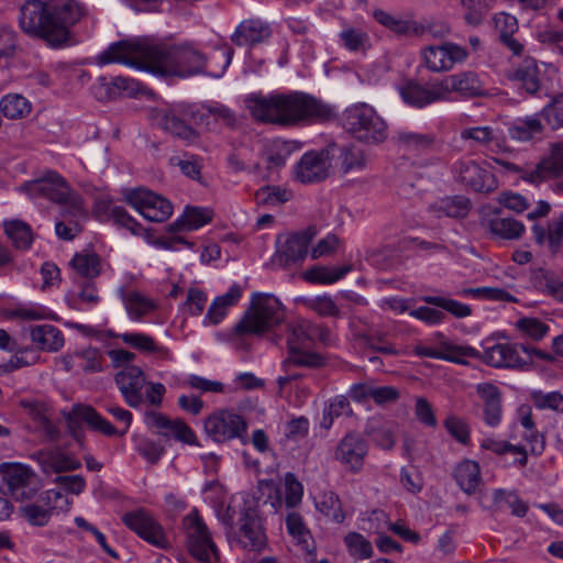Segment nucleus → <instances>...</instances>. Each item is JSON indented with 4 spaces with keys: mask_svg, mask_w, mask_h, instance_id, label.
Returning <instances> with one entry per match:
<instances>
[{
    "mask_svg": "<svg viewBox=\"0 0 563 563\" xmlns=\"http://www.w3.org/2000/svg\"><path fill=\"white\" fill-rule=\"evenodd\" d=\"M98 63H117L162 77L186 78L205 73L207 57L189 42L169 45L148 37H135L109 45L98 56Z\"/></svg>",
    "mask_w": 563,
    "mask_h": 563,
    "instance_id": "1",
    "label": "nucleus"
},
{
    "mask_svg": "<svg viewBox=\"0 0 563 563\" xmlns=\"http://www.w3.org/2000/svg\"><path fill=\"white\" fill-rule=\"evenodd\" d=\"M244 102L256 121L282 126L323 122L334 115L331 106L302 91L271 95L255 92L249 95Z\"/></svg>",
    "mask_w": 563,
    "mask_h": 563,
    "instance_id": "2",
    "label": "nucleus"
},
{
    "mask_svg": "<svg viewBox=\"0 0 563 563\" xmlns=\"http://www.w3.org/2000/svg\"><path fill=\"white\" fill-rule=\"evenodd\" d=\"M87 13L86 5L76 0H26L20 8L19 24L25 34L59 46Z\"/></svg>",
    "mask_w": 563,
    "mask_h": 563,
    "instance_id": "3",
    "label": "nucleus"
},
{
    "mask_svg": "<svg viewBox=\"0 0 563 563\" xmlns=\"http://www.w3.org/2000/svg\"><path fill=\"white\" fill-rule=\"evenodd\" d=\"M285 318L280 301L273 295L255 294L251 309L236 323L239 335L260 334L279 324Z\"/></svg>",
    "mask_w": 563,
    "mask_h": 563,
    "instance_id": "4",
    "label": "nucleus"
},
{
    "mask_svg": "<svg viewBox=\"0 0 563 563\" xmlns=\"http://www.w3.org/2000/svg\"><path fill=\"white\" fill-rule=\"evenodd\" d=\"M343 126L361 142L378 144L387 137V124L376 110L367 103L349 107L343 114Z\"/></svg>",
    "mask_w": 563,
    "mask_h": 563,
    "instance_id": "5",
    "label": "nucleus"
},
{
    "mask_svg": "<svg viewBox=\"0 0 563 563\" xmlns=\"http://www.w3.org/2000/svg\"><path fill=\"white\" fill-rule=\"evenodd\" d=\"M20 189L32 198H46L59 205H65L74 217L84 216L81 201L75 195L66 180L56 172L49 170L43 177L24 183Z\"/></svg>",
    "mask_w": 563,
    "mask_h": 563,
    "instance_id": "6",
    "label": "nucleus"
},
{
    "mask_svg": "<svg viewBox=\"0 0 563 563\" xmlns=\"http://www.w3.org/2000/svg\"><path fill=\"white\" fill-rule=\"evenodd\" d=\"M494 162L505 170L517 174L522 180L539 185L563 170V141L552 144L550 154L542 157L536 165H517L503 158H494Z\"/></svg>",
    "mask_w": 563,
    "mask_h": 563,
    "instance_id": "7",
    "label": "nucleus"
},
{
    "mask_svg": "<svg viewBox=\"0 0 563 563\" xmlns=\"http://www.w3.org/2000/svg\"><path fill=\"white\" fill-rule=\"evenodd\" d=\"M532 356L540 360L549 358V356L539 349L530 347L525 344L518 345L509 343L494 344L485 349L483 354L478 351L476 358L484 361L487 365L493 367L521 368L532 363Z\"/></svg>",
    "mask_w": 563,
    "mask_h": 563,
    "instance_id": "8",
    "label": "nucleus"
},
{
    "mask_svg": "<svg viewBox=\"0 0 563 563\" xmlns=\"http://www.w3.org/2000/svg\"><path fill=\"white\" fill-rule=\"evenodd\" d=\"M73 500L60 490L48 489L42 493L37 499L22 505L19 508L20 516L34 527L46 526L55 512H67Z\"/></svg>",
    "mask_w": 563,
    "mask_h": 563,
    "instance_id": "9",
    "label": "nucleus"
},
{
    "mask_svg": "<svg viewBox=\"0 0 563 563\" xmlns=\"http://www.w3.org/2000/svg\"><path fill=\"white\" fill-rule=\"evenodd\" d=\"M183 525L190 554L201 563H217L219 561V551L196 509L184 518Z\"/></svg>",
    "mask_w": 563,
    "mask_h": 563,
    "instance_id": "10",
    "label": "nucleus"
},
{
    "mask_svg": "<svg viewBox=\"0 0 563 563\" xmlns=\"http://www.w3.org/2000/svg\"><path fill=\"white\" fill-rule=\"evenodd\" d=\"M505 78L520 93L531 97L548 95L541 70L533 58H525L519 64L508 68L505 71Z\"/></svg>",
    "mask_w": 563,
    "mask_h": 563,
    "instance_id": "11",
    "label": "nucleus"
},
{
    "mask_svg": "<svg viewBox=\"0 0 563 563\" xmlns=\"http://www.w3.org/2000/svg\"><path fill=\"white\" fill-rule=\"evenodd\" d=\"M205 431L217 443H224L233 439H242L247 424L242 416L232 410H218L206 418Z\"/></svg>",
    "mask_w": 563,
    "mask_h": 563,
    "instance_id": "12",
    "label": "nucleus"
},
{
    "mask_svg": "<svg viewBox=\"0 0 563 563\" xmlns=\"http://www.w3.org/2000/svg\"><path fill=\"white\" fill-rule=\"evenodd\" d=\"M125 201L144 219L152 222H164L173 213L172 202L151 190L137 188L125 195Z\"/></svg>",
    "mask_w": 563,
    "mask_h": 563,
    "instance_id": "13",
    "label": "nucleus"
},
{
    "mask_svg": "<svg viewBox=\"0 0 563 563\" xmlns=\"http://www.w3.org/2000/svg\"><path fill=\"white\" fill-rule=\"evenodd\" d=\"M240 544L250 551H261L266 545V536L254 498L245 499L239 518Z\"/></svg>",
    "mask_w": 563,
    "mask_h": 563,
    "instance_id": "14",
    "label": "nucleus"
},
{
    "mask_svg": "<svg viewBox=\"0 0 563 563\" xmlns=\"http://www.w3.org/2000/svg\"><path fill=\"white\" fill-rule=\"evenodd\" d=\"M124 525L150 544L166 549L168 541L162 526L145 510L126 512L122 518Z\"/></svg>",
    "mask_w": 563,
    "mask_h": 563,
    "instance_id": "15",
    "label": "nucleus"
},
{
    "mask_svg": "<svg viewBox=\"0 0 563 563\" xmlns=\"http://www.w3.org/2000/svg\"><path fill=\"white\" fill-rule=\"evenodd\" d=\"M314 230L309 228L302 232L294 233L277 239V251L273 256V263L280 267L288 266L297 261L305 258L308 252V245L314 236Z\"/></svg>",
    "mask_w": 563,
    "mask_h": 563,
    "instance_id": "16",
    "label": "nucleus"
},
{
    "mask_svg": "<svg viewBox=\"0 0 563 563\" xmlns=\"http://www.w3.org/2000/svg\"><path fill=\"white\" fill-rule=\"evenodd\" d=\"M368 453V443L357 432L346 433L338 443L334 456L347 471L358 473Z\"/></svg>",
    "mask_w": 563,
    "mask_h": 563,
    "instance_id": "17",
    "label": "nucleus"
},
{
    "mask_svg": "<svg viewBox=\"0 0 563 563\" xmlns=\"http://www.w3.org/2000/svg\"><path fill=\"white\" fill-rule=\"evenodd\" d=\"M8 492L18 500L32 499L37 490L36 476L29 466L7 465L2 472Z\"/></svg>",
    "mask_w": 563,
    "mask_h": 563,
    "instance_id": "18",
    "label": "nucleus"
},
{
    "mask_svg": "<svg viewBox=\"0 0 563 563\" xmlns=\"http://www.w3.org/2000/svg\"><path fill=\"white\" fill-rule=\"evenodd\" d=\"M114 382L129 407L139 408L143 404L142 390L146 385V378L139 366H124L115 374Z\"/></svg>",
    "mask_w": 563,
    "mask_h": 563,
    "instance_id": "19",
    "label": "nucleus"
},
{
    "mask_svg": "<svg viewBox=\"0 0 563 563\" xmlns=\"http://www.w3.org/2000/svg\"><path fill=\"white\" fill-rule=\"evenodd\" d=\"M426 67L434 73L450 70L454 64L467 58V52L454 43H444L437 46H428L422 51Z\"/></svg>",
    "mask_w": 563,
    "mask_h": 563,
    "instance_id": "20",
    "label": "nucleus"
},
{
    "mask_svg": "<svg viewBox=\"0 0 563 563\" xmlns=\"http://www.w3.org/2000/svg\"><path fill=\"white\" fill-rule=\"evenodd\" d=\"M82 422H86L92 430L107 437H119V428H115L90 406H76L67 417L68 428L77 439L79 438Z\"/></svg>",
    "mask_w": 563,
    "mask_h": 563,
    "instance_id": "21",
    "label": "nucleus"
},
{
    "mask_svg": "<svg viewBox=\"0 0 563 563\" xmlns=\"http://www.w3.org/2000/svg\"><path fill=\"white\" fill-rule=\"evenodd\" d=\"M144 421L148 428L156 430L165 438L172 437L190 445L198 444L192 429L180 419L172 420L161 412L146 411Z\"/></svg>",
    "mask_w": 563,
    "mask_h": 563,
    "instance_id": "22",
    "label": "nucleus"
},
{
    "mask_svg": "<svg viewBox=\"0 0 563 563\" xmlns=\"http://www.w3.org/2000/svg\"><path fill=\"white\" fill-rule=\"evenodd\" d=\"M329 151L305 153L296 166V178L302 184L324 180L329 176Z\"/></svg>",
    "mask_w": 563,
    "mask_h": 563,
    "instance_id": "23",
    "label": "nucleus"
},
{
    "mask_svg": "<svg viewBox=\"0 0 563 563\" xmlns=\"http://www.w3.org/2000/svg\"><path fill=\"white\" fill-rule=\"evenodd\" d=\"M459 179L478 192H490L497 188L493 173L481 167L474 161H459L454 164Z\"/></svg>",
    "mask_w": 563,
    "mask_h": 563,
    "instance_id": "24",
    "label": "nucleus"
},
{
    "mask_svg": "<svg viewBox=\"0 0 563 563\" xmlns=\"http://www.w3.org/2000/svg\"><path fill=\"white\" fill-rule=\"evenodd\" d=\"M444 99L448 93L456 92L465 98H474L484 95V86L477 74L461 71L446 76L440 81Z\"/></svg>",
    "mask_w": 563,
    "mask_h": 563,
    "instance_id": "25",
    "label": "nucleus"
},
{
    "mask_svg": "<svg viewBox=\"0 0 563 563\" xmlns=\"http://www.w3.org/2000/svg\"><path fill=\"white\" fill-rule=\"evenodd\" d=\"M272 36L269 24L250 19L242 21L231 35V42L238 46H254L266 42Z\"/></svg>",
    "mask_w": 563,
    "mask_h": 563,
    "instance_id": "26",
    "label": "nucleus"
},
{
    "mask_svg": "<svg viewBox=\"0 0 563 563\" xmlns=\"http://www.w3.org/2000/svg\"><path fill=\"white\" fill-rule=\"evenodd\" d=\"M413 353L418 356L430 357L435 360H444L453 363L463 364L462 357H477L478 351L472 346H460L444 341L439 349H432L424 345H416Z\"/></svg>",
    "mask_w": 563,
    "mask_h": 563,
    "instance_id": "27",
    "label": "nucleus"
},
{
    "mask_svg": "<svg viewBox=\"0 0 563 563\" xmlns=\"http://www.w3.org/2000/svg\"><path fill=\"white\" fill-rule=\"evenodd\" d=\"M536 243L556 254L563 247V212L552 218L547 227L534 224L531 229Z\"/></svg>",
    "mask_w": 563,
    "mask_h": 563,
    "instance_id": "28",
    "label": "nucleus"
},
{
    "mask_svg": "<svg viewBox=\"0 0 563 563\" xmlns=\"http://www.w3.org/2000/svg\"><path fill=\"white\" fill-rule=\"evenodd\" d=\"M399 93L407 104L416 108H423L434 101L444 99L440 82L428 88L419 82L410 81L400 87Z\"/></svg>",
    "mask_w": 563,
    "mask_h": 563,
    "instance_id": "29",
    "label": "nucleus"
},
{
    "mask_svg": "<svg viewBox=\"0 0 563 563\" xmlns=\"http://www.w3.org/2000/svg\"><path fill=\"white\" fill-rule=\"evenodd\" d=\"M45 474L62 473L78 470V460L58 450H43L33 455Z\"/></svg>",
    "mask_w": 563,
    "mask_h": 563,
    "instance_id": "30",
    "label": "nucleus"
},
{
    "mask_svg": "<svg viewBox=\"0 0 563 563\" xmlns=\"http://www.w3.org/2000/svg\"><path fill=\"white\" fill-rule=\"evenodd\" d=\"M396 423L380 416L367 419L365 433L383 450H391L395 445Z\"/></svg>",
    "mask_w": 563,
    "mask_h": 563,
    "instance_id": "31",
    "label": "nucleus"
},
{
    "mask_svg": "<svg viewBox=\"0 0 563 563\" xmlns=\"http://www.w3.org/2000/svg\"><path fill=\"white\" fill-rule=\"evenodd\" d=\"M32 342L46 352H57L64 346V335L52 324H38L30 328Z\"/></svg>",
    "mask_w": 563,
    "mask_h": 563,
    "instance_id": "32",
    "label": "nucleus"
},
{
    "mask_svg": "<svg viewBox=\"0 0 563 563\" xmlns=\"http://www.w3.org/2000/svg\"><path fill=\"white\" fill-rule=\"evenodd\" d=\"M242 296V289L238 284H233L229 290L221 296H218L211 302L207 314L206 322L208 321L211 324L220 323L223 318L228 313V309L232 306H235Z\"/></svg>",
    "mask_w": 563,
    "mask_h": 563,
    "instance_id": "33",
    "label": "nucleus"
},
{
    "mask_svg": "<svg viewBox=\"0 0 563 563\" xmlns=\"http://www.w3.org/2000/svg\"><path fill=\"white\" fill-rule=\"evenodd\" d=\"M544 132V125L538 114L518 119L508 129L509 136L519 142L540 140Z\"/></svg>",
    "mask_w": 563,
    "mask_h": 563,
    "instance_id": "34",
    "label": "nucleus"
},
{
    "mask_svg": "<svg viewBox=\"0 0 563 563\" xmlns=\"http://www.w3.org/2000/svg\"><path fill=\"white\" fill-rule=\"evenodd\" d=\"M327 365V357L316 351L307 347L298 349L288 353L286 360L283 361L282 366L285 372H289L294 367H303L308 369H319Z\"/></svg>",
    "mask_w": 563,
    "mask_h": 563,
    "instance_id": "35",
    "label": "nucleus"
},
{
    "mask_svg": "<svg viewBox=\"0 0 563 563\" xmlns=\"http://www.w3.org/2000/svg\"><path fill=\"white\" fill-rule=\"evenodd\" d=\"M212 212L207 208L187 207L184 214L175 222L170 223L168 231L174 233L178 231H192L210 222Z\"/></svg>",
    "mask_w": 563,
    "mask_h": 563,
    "instance_id": "36",
    "label": "nucleus"
},
{
    "mask_svg": "<svg viewBox=\"0 0 563 563\" xmlns=\"http://www.w3.org/2000/svg\"><path fill=\"white\" fill-rule=\"evenodd\" d=\"M190 114L196 124L203 123L206 121V125H209L208 119L210 117H212L214 121L221 122L228 128H234L238 123L235 113L222 104L201 107L196 111H191Z\"/></svg>",
    "mask_w": 563,
    "mask_h": 563,
    "instance_id": "37",
    "label": "nucleus"
},
{
    "mask_svg": "<svg viewBox=\"0 0 563 563\" xmlns=\"http://www.w3.org/2000/svg\"><path fill=\"white\" fill-rule=\"evenodd\" d=\"M454 478L464 493L474 494L481 483L478 463L472 460L462 461L454 470Z\"/></svg>",
    "mask_w": 563,
    "mask_h": 563,
    "instance_id": "38",
    "label": "nucleus"
},
{
    "mask_svg": "<svg viewBox=\"0 0 563 563\" xmlns=\"http://www.w3.org/2000/svg\"><path fill=\"white\" fill-rule=\"evenodd\" d=\"M373 15L379 24L398 35L411 36L422 32L418 22L393 15L384 10H375Z\"/></svg>",
    "mask_w": 563,
    "mask_h": 563,
    "instance_id": "39",
    "label": "nucleus"
},
{
    "mask_svg": "<svg viewBox=\"0 0 563 563\" xmlns=\"http://www.w3.org/2000/svg\"><path fill=\"white\" fill-rule=\"evenodd\" d=\"M470 200L463 196H453L441 199L430 207L438 218H464L470 210Z\"/></svg>",
    "mask_w": 563,
    "mask_h": 563,
    "instance_id": "40",
    "label": "nucleus"
},
{
    "mask_svg": "<svg viewBox=\"0 0 563 563\" xmlns=\"http://www.w3.org/2000/svg\"><path fill=\"white\" fill-rule=\"evenodd\" d=\"M158 124L163 130L188 142H194L198 137L196 131L179 119L172 110L162 112L158 115Z\"/></svg>",
    "mask_w": 563,
    "mask_h": 563,
    "instance_id": "41",
    "label": "nucleus"
},
{
    "mask_svg": "<svg viewBox=\"0 0 563 563\" xmlns=\"http://www.w3.org/2000/svg\"><path fill=\"white\" fill-rule=\"evenodd\" d=\"M31 102L22 95L8 93L0 100V111L10 120L25 118L31 112Z\"/></svg>",
    "mask_w": 563,
    "mask_h": 563,
    "instance_id": "42",
    "label": "nucleus"
},
{
    "mask_svg": "<svg viewBox=\"0 0 563 563\" xmlns=\"http://www.w3.org/2000/svg\"><path fill=\"white\" fill-rule=\"evenodd\" d=\"M124 307L133 320H141L145 314L154 310V302L139 291H121Z\"/></svg>",
    "mask_w": 563,
    "mask_h": 563,
    "instance_id": "43",
    "label": "nucleus"
},
{
    "mask_svg": "<svg viewBox=\"0 0 563 563\" xmlns=\"http://www.w3.org/2000/svg\"><path fill=\"white\" fill-rule=\"evenodd\" d=\"M70 265L79 276L85 278L92 279L101 273V260L96 253H76Z\"/></svg>",
    "mask_w": 563,
    "mask_h": 563,
    "instance_id": "44",
    "label": "nucleus"
},
{
    "mask_svg": "<svg viewBox=\"0 0 563 563\" xmlns=\"http://www.w3.org/2000/svg\"><path fill=\"white\" fill-rule=\"evenodd\" d=\"M3 225L5 234L18 250L25 251L31 247L33 233L27 223L21 220H12L4 222Z\"/></svg>",
    "mask_w": 563,
    "mask_h": 563,
    "instance_id": "45",
    "label": "nucleus"
},
{
    "mask_svg": "<svg viewBox=\"0 0 563 563\" xmlns=\"http://www.w3.org/2000/svg\"><path fill=\"white\" fill-rule=\"evenodd\" d=\"M488 227L494 235L514 240L521 236L525 225L512 218L496 217L488 221Z\"/></svg>",
    "mask_w": 563,
    "mask_h": 563,
    "instance_id": "46",
    "label": "nucleus"
},
{
    "mask_svg": "<svg viewBox=\"0 0 563 563\" xmlns=\"http://www.w3.org/2000/svg\"><path fill=\"white\" fill-rule=\"evenodd\" d=\"M397 142L406 151H426L434 145L435 136L431 133L400 131L397 133Z\"/></svg>",
    "mask_w": 563,
    "mask_h": 563,
    "instance_id": "47",
    "label": "nucleus"
},
{
    "mask_svg": "<svg viewBox=\"0 0 563 563\" xmlns=\"http://www.w3.org/2000/svg\"><path fill=\"white\" fill-rule=\"evenodd\" d=\"M311 342L309 331V320H299L296 323L287 325V352L290 353L298 349L307 347Z\"/></svg>",
    "mask_w": 563,
    "mask_h": 563,
    "instance_id": "48",
    "label": "nucleus"
},
{
    "mask_svg": "<svg viewBox=\"0 0 563 563\" xmlns=\"http://www.w3.org/2000/svg\"><path fill=\"white\" fill-rule=\"evenodd\" d=\"M117 338L121 339L122 342L133 349H136L144 353H166L167 351L158 346L155 340L145 333L141 332H126L118 334Z\"/></svg>",
    "mask_w": 563,
    "mask_h": 563,
    "instance_id": "49",
    "label": "nucleus"
},
{
    "mask_svg": "<svg viewBox=\"0 0 563 563\" xmlns=\"http://www.w3.org/2000/svg\"><path fill=\"white\" fill-rule=\"evenodd\" d=\"M421 300L428 305L441 308L459 319L466 318L472 314V308L468 305L454 299L440 296H423Z\"/></svg>",
    "mask_w": 563,
    "mask_h": 563,
    "instance_id": "50",
    "label": "nucleus"
},
{
    "mask_svg": "<svg viewBox=\"0 0 563 563\" xmlns=\"http://www.w3.org/2000/svg\"><path fill=\"white\" fill-rule=\"evenodd\" d=\"M99 81L100 87L106 90L104 97L107 98H115L121 92L133 95L137 91L139 86L136 80L121 76L112 78L111 81H107L104 77H101ZM99 98H103V96H100Z\"/></svg>",
    "mask_w": 563,
    "mask_h": 563,
    "instance_id": "51",
    "label": "nucleus"
},
{
    "mask_svg": "<svg viewBox=\"0 0 563 563\" xmlns=\"http://www.w3.org/2000/svg\"><path fill=\"white\" fill-rule=\"evenodd\" d=\"M169 163L173 166L179 167L180 172L188 178L197 180L202 184L201 180V168L202 159L192 154H184L180 156H173L169 158Z\"/></svg>",
    "mask_w": 563,
    "mask_h": 563,
    "instance_id": "52",
    "label": "nucleus"
},
{
    "mask_svg": "<svg viewBox=\"0 0 563 563\" xmlns=\"http://www.w3.org/2000/svg\"><path fill=\"white\" fill-rule=\"evenodd\" d=\"M352 271L351 265H343L334 268L316 267L306 273V278L319 284H333L343 278Z\"/></svg>",
    "mask_w": 563,
    "mask_h": 563,
    "instance_id": "53",
    "label": "nucleus"
},
{
    "mask_svg": "<svg viewBox=\"0 0 563 563\" xmlns=\"http://www.w3.org/2000/svg\"><path fill=\"white\" fill-rule=\"evenodd\" d=\"M286 527L288 533L297 541L302 549L308 550L311 534L306 528L301 516L295 511H291L286 517Z\"/></svg>",
    "mask_w": 563,
    "mask_h": 563,
    "instance_id": "54",
    "label": "nucleus"
},
{
    "mask_svg": "<svg viewBox=\"0 0 563 563\" xmlns=\"http://www.w3.org/2000/svg\"><path fill=\"white\" fill-rule=\"evenodd\" d=\"M344 543L349 553L358 560H366L373 555L372 543L361 533L350 532L345 536Z\"/></svg>",
    "mask_w": 563,
    "mask_h": 563,
    "instance_id": "55",
    "label": "nucleus"
},
{
    "mask_svg": "<svg viewBox=\"0 0 563 563\" xmlns=\"http://www.w3.org/2000/svg\"><path fill=\"white\" fill-rule=\"evenodd\" d=\"M317 508L320 512L335 522H342L345 518L340 498L333 492L324 493L317 503Z\"/></svg>",
    "mask_w": 563,
    "mask_h": 563,
    "instance_id": "56",
    "label": "nucleus"
},
{
    "mask_svg": "<svg viewBox=\"0 0 563 563\" xmlns=\"http://www.w3.org/2000/svg\"><path fill=\"white\" fill-rule=\"evenodd\" d=\"M481 448L485 450H489L498 455H504L506 453H517L521 455L519 460L520 465L527 464V451L525 446L514 445L507 441L496 440L494 438H486L482 441Z\"/></svg>",
    "mask_w": 563,
    "mask_h": 563,
    "instance_id": "57",
    "label": "nucleus"
},
{
    "mask_svg": "<svg viewBox=\"0 0 563 563\" xmlns=\"http://www.w3.org/2000/svg\"><path fill=\"white\" fill-rule=\"evenodd\" d=\"M461 139L473 141L479 146H489L494 142L497 143L495 130L488 125L465 128L461 131Z\"/></svg>",
    "mask_w": 563,
    "mask_h": 563,
    "instance_id": "58",
    "label": "nucleus"
},
{
    "mask_svg": "<svg viewBox=\"0 0 563 563\" xmlns=\"http://www.w3.org/2000/svg\"><path fill=\"white\" fill-rule=\"evenodd\" d=\"M254 199L257 205L278 206L286 202L289 197L287 190L280 187L264 186L255 192Z\"/></svg>",
    "mask_w": 563,
    "mask_h": 563,
    "instance_id": "59",
    "label": "nucleus"
},
{
    "mask_svg": "<svg viewBox=\"0 0 563 563\" xmlns=\"http://www.w3.org/2000/svg\"><path fill=\"white\" fill-rule=\"evenodd\" d=\"M443 426L450 435L454 438L459 443H470L471 429L464 419L454 415H450L445 418Z\"/></svg>",
    "mask_w": 563,
    "mask_h": 563,
    "instance_id": "60",
    "label": "nucleus"
},
{
    "mask_svg": "<svg viewBox=\"0 0 563 563\" xmlns=\"http://www.w3.org/2000/svg\"><path fill=\"white\" fill-rule=\"evenodd\" d=\"M540 115L544 118L548 124L552 129H560L563 126V93L556 96L552 99L550 103H548Z\"/></svg>",
    "mask_w": 563,
    "mask_h": 563,
    "instance_id": "61",
    "label": "nucleus"
},
{
    "mask_svg": "<svg viewBox=\"0 0 563 563\" xmlns=\"http://www.w3.org/2000/svg\"><path fill=\"white\" fill-rule=\"evenodd\" d=\"M76 358L81 361V368L86 373H98L102 371V356L98 349L86 347L75 352Z\"/></svg>",
    "mask_w": 563,
    "mask_h": 563,
    "instance_id": "62",
    "label": "nucleus"
},
{
    "mask_svg": "<svg viewBox=\"0 0 563 563\" xmlns=\"http://www.w3.org/2000/svg\"><path fill=\"white\" fill-rule=\"evenodd\" d=\"M306 306L321 317H339L340 309L330 296L306 299Z\"/></svg>",
    "mask_w": 563,
    "mask_h": 563,
    "instance_id": "63",
    "label": "nucleus"
},
{
    "mask_svg": "<svg viewBox=\"0 0 563 563\" xmlns=\"http://www.w3.org/2000/svg\"><path fill=\"white\" fill-rule=\"evenodd\" d=\"M517 329L532 340L539 341L547 335L548 324L537 318H521L517 321Z\"/></svg>",
    "mask_w": 563,
    "mask_h": 563,
    "instance_id": "64",
    "label": "nucleus"
}]
</instances>
